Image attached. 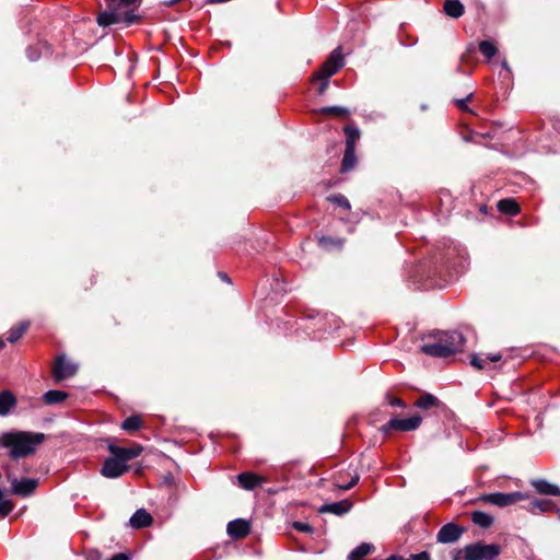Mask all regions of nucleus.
<instances>
[{
  "label": "nucleus",
  "mask_w": 560,
  "mask_h": 560,
  "mask_svg": "<svg viewBox=\"0 0 560 560\" xmlns=\"http://www.w3.org/2000/svg\"><path fill=\"white\" fill-rule=\"evenodd\" d=\"M45 441L44 433L26 431L4 433L0 436V445L10 448L13 458L25 457L35 452L36 447Z\"/></svg>",
  "instance_id": "1"
},
{
  "label": "nucleus",
  "mask_w": 560,
  "mask_h": 560,
  "mask_svg": "<svg viewBox=\"0 0 560 560\" xmlns=\"http://www.w3.org/2000/svg\"><path fill=\"white\" fill-rule=\"evenodd\" d=\"M108 10L101 12L97 16L100 26H109L124 22L131 25L138 19L132 12L141 3V0H105Z\"/></svg>",
  "instance_id": "2"
},
{
  "label": "nucleus",
  "mask_w": 560,
  "mask_h": 560,
  "mask_svg": "<svg viewBox=\"0 0 560 560\" xmlns=\"http://www.w3.org/2000/svg\"><path fill=\"white\" fill-rule=\"evenodd\" d=\"M465 338L458 331H439L432 342L424 343L421 351L435 358H445L464 347Z\"/></svg>",
  "instance_id": "3"
},
{
  "label": "nucleus",
  "mask_w": 560,
  "mask_h": 560,
  "mask_svg": "<svg viewBox=\"0 0 560 560\" xmlns=\"http://www.w3.org/2000/svg\"><path fill=\"white\" fill-rule=\"evenodd\" d=\"M501 552L497 544L476 542L464 548L465 560H494Z\"/></svg>",
  "instance_id": "4"
},
{
  "label": "nucleus",
  "mask_w": 560,
  "mask_h": 560,
  "mask_svg": "<svg viewBox=\"0 0 560 560\" xmlns=\"http://www.w3.org/2000/svg\"><path fill=\"white\" fill-rule=\"evenodd\" d=\"M422 422V417L415 415L407 419L393 418L381 427V432L388 434L390 431L410 432L417 430Z\"/></svg>",
  "instance_id": "5"
},
{
  "label": "nucleus",
  "mask_w": 560,
  "mask_h": 560,
  "mask_svg": "<svg viewBox=\"0 0 560 560\" xmlns=\"http://www.w3.org/2000/svg\"><path fill=\"white\" fill-rule=\"evenodd\" d=\"M343 67V57L340 47L336 48L322 65L319 70L314 74V79L327 78L334 75L340 68Z\"/></svg>",
  "instance_id": "6"
},
{
  "label": "nucleus",
  "mask_w": 560,
  "mask_h": 560,
  "mask_svg": "<svg viewBox=\"0 0 560 560\" xmlns=\"http://www.w3.org/2000/svg\"><path fill=\"white\" fill-rule=\"evenodd\" d=\"M78 366L71 361H68L66 355L61 354L57 357L54 368L52 375L56 381H63L73 376L77 373Z\"/></svg>",
  "instance_id": "7"
},
{
  "label": "nucleus",
  "mask_w": 560,
  "mask_h": 560,
  "mask_svg": "<svg viewBox=\"0 0 560 560\" xmlns=\"http://www.w3.org/2000/svg\"><path fill=\"white\" fill-rule=\"evenodd\" d=\"M128 470V465L118 456L105 459L101 472L107 478H118Z\"/></svg>",
  "instance_id": "8"
},
{
  "label": "nucleus",
  "mask_w": 560,
  "mask_h": 560,
  "mask_svg": "<svg viewBox=\"0 0 560 560\" xmlns=\"http://www.w3.org/2000/svg\"><path fill=\"white\" fill-rule=\"evenodd\" d=\"M11 492L19 497H27L32 494L38 486V480L33 478H23L19 480L15 477H10Z\"/></svg>",
  "instance_id": "9"
},
{
  "label": "nucleus",
  "mask_w": 560,
  "mask_h": 560,
  "mask_svg": "<svg viewBox=\"0 0 560 560\" xmlns=\"http://www.w3.org/2000/svg\"><path fill=\"white\" fill-rule=\"evenodd\" d=\"M464 532H465L464 527L451 522V523L443 525L440 528V530L436 535V539L439 542H442V544H453L462 537Z\"/></svg>",
  "instance_id": "10"
},
{
  "label": "nucleus",
  "mask_w": 560,
  "mask_h": 560,
  "mask_svg": "<svg viewBox=\"0 0 560 560\" xmlns=\"http://www.w3.org/2000/svg\"><path fill=\"white\" fill-rule=\"evenodd\" d=\"M250 525L243 518L231 521L228 524L226 532L233 539H241L248 535Z\"/></svg>",
  "instance_id": "11"
},
{
  "label": "nucleus",
  "mask_w": 560,
  "mask_h": 560,
  "mask_svg": "<svg viewBox=\"0 0 560 560\" xmlns=\"http://www.w3.org/2000/svg\"><path fill=\"white\" fill-rule=\"evenodd\" d=\"M142 450V446L139 445L128 448L116 445L108 446V451L110 452V454L120 457L125 464H127L128 460L138 457L141 454Z\"/></svg>",
  "instance_id": "12"
},
{
  "label": "nucleus",
  "mask_w": 560,
  "mask_h": 560,
  "mask_svg": "<svg viewBox=\"0 0 560 560\" xmlns=\"http://www.w3.org/2000/svg\"><path fill=\"white\" fill-rule=\"evenodd\" d=\"M237 481H238L240 487H242L243 489L253 490L257 486L265 482V478H262L256 474L246 471V472H241L237 475Z\"/></svg>",
  "instance_id": "13"
},
{
  "label": "nucleus",
  "mask_w": 560,
  "mask_h": 560,
  "mask_svg": "<svg viewBox=\"0 0 560 560\" xmlns=\"http://www.w3.org/2000/svg\"><path fill=\"white\" fill-rule=\"evenodd\" d=\"M352 508V503L349 500H342L339 502L327 503L319 508L320 513H332L335 515H343L348 513Z\"/></svg>",
  "instance_id": "14"
},
{
  "label": "nucleus",
  "mask_w": 560,
  "mask_h": 560,
  "mask_svg": "<svg viewBox=\"0 0 560 560\" xmlns=\"http://www.w3.org/2000/svg\"><path fill=\"white\" fill-rule=\"evenodd\" d=\"M530 485L540 494L545 495H560V488L557 485L550 483L545 479H535L530 481Z\"/></svg>",
  "instance_id": "15"
},
{
  "label": "nucleus",
  "mask_w": 560,
  "mask_h": 560,
  "mask_svg": "<svg viewBox=\"0 0 560 560\" xmlns=\"http://www.w3.org/2000/svg\"><path fill=\"white\" fill-rule=\"evenodd\" d=\"M152 521V516L144 509H139L130 517L129 523L133 528H143L151 525Z\"/></svg>",
  "instance_id": "16"
},
{
  "label": "nucleus",
  "mask_w": 560,
  "mask_h": 560,
  "mask_svg": "<svg viewBox=\"0 0 560 560\" xmlns=\"http://www.w3.org/2000/svg\"><path fill=\"white\" fill-rule=\"evenodd\" d=\"M16 405V398L10 390L0 392V416H8Z\"/></svg>",
  "instance_id": "17"
},
{
  "label": "nucleus",
  "mask_w": 560,
  "mask_h": 560,
  "mask_svg": "<svg viewBox=\"0 0 560 560\" xmlns=\"http://www.w3.org/2000/svg\"><path fill=\"white\" fill-rule=\"evenodd\" d=\"M444 12L453 19H458L464 14V5L459 0H446L444 2Z\"/></svg>",
  "instance_id": "18"
},
{
  "label": "nucleus",
  "mask_w": 560,
  "mask_h": 560,
  "mask_svg": "<svg viewBox=\"0 0 560 560\" xmlns=\"http://www.w3.org/2000/svg\"><path fill=\"white\" fill-rule=\"evenodd\" d=\"M481 500L501 508L511 505V501H509L510 499L508 494L502 492L485 494L481 497Z\"/></svg>",
  "instance_id": "19"
},
{
  "label": "nucleus",
  "mask_w": 560,
  "mask_h": 560,
  "mask_svg": "<svg viewBox=\"0 0 560 560\" xmlns=\"http://www.w3.org/2000/svg\"><path fill=\"white\" fill-rule=\"evenodd\" d=\"M374 550V546L370 542H362L354 548L348 556L349 560H362Z\"/></svg>",
  "instance_id": "20"
},
{
  "label": "nucleus",
  "mask_w": 560,
  "mask_h": 560,
  "mask_svg": "<svg viewBox=\"0 0 560 560\" xmlns=\"http://www.w3.org/2000/svg\"><path fill=\"white\" fill-rule=\"evenodd\" d=\"M501 354L500 353H495V354H489L487 355L485 359L481 358L480 355L478 354H472L470 357V364L476 369V370H483L485 366H486V362H497L499 360H501Z\"/></svg>",
  "instance_id": "21"
},
{
  "label": "nucleus",
  "mask_w": 560,
  "mask_h": 560,
  "mask_svg": "<svg viewBox=\"0 0 560 560\" xmlns=\"http://www.w3.org/2000/svg\"><path fill=\"white\" fill-rule=\"evenodd\" d=\"M343 131L346 133V148L347 149H355V143L360 139V130L358 127L353 125H348L343 128Z\"/></svg>",
  "instance_id": "22"
},
{
  "label": "nucleus",
  "mask_w": 560,
  "mask_h": 560,
  "mask_svg": "<svg viewBox=\"0 0 560 560\" xmlns=\"http://www.w3.org/2000/svg\"><path fill=\"white\" fill-rule=\"evenodd\" d=\"M357 164L355 149L345 150V154L341 162V172L346 173L351 171Z\"/></svg>",
  "instance_id": "23"
},
{
  "label": "nucleus",
  "mask_w": 560,
  "mask_h": 560,
  "mask_svg": "<svg viewBox=\"0 0 560 560\" xmlns=\"http://www.w3.org/2000/svg\"><path fill=\"white\" fill-rule=\"evenodd\" d=\"M498 209L500 212L514 215L518 213L520 207L514 199H502L498 202Z\"/></svg>",
  "instance_id": "24"
},
{
  "label": "nucleus",
  "mask_w": 560,
  "mask_h": 560,
  "mask_svg": "<svg viewBox=\"0 0 560 560\" xmlns=\"http://www.w3.org/2000/svg\"><path fill=\"white\" fill-rule=\"evenodd\" d=\"M68 394L62 390H48L43 395V401L46 405H56L63 401Z\"/></svg>",
  "instance_id": "25"
},
{
  "label": "nucleus",
  "mask_w": 560,
  "mask_h": 560,
  "mask_svg": "<svg viewBox=\"0 0 560 560\" xmlns=\"http://www.w3.org/2000/svg\"><path fill=\"white\" fill-rule=\"evenodd\" d=\"M471 521L481 528H488L493 523V517L485 512L475 511L471 514Z\"/></svg>",
  "instance_id": "26"
},
{
  "label": "nucleus",
  "mask_w": 560,
  "mask_h": 560,
  "mask_svg": "<svg viewBox=\"0 0 560 560\" xmlns=\"http://www.w3.org/2000/svg\"><path fill=\"white\" fill-rule=\"evenodd\" d=\"M439 405H440L439 399L435 396H433L432 394H424L421 397H419L415 402L416 407H418L420 409H425V410H428L432 407L439 406Z\"/></svg>",
  "instance_id": "27"
},
{
  "label": "nucleus",
  "mask_w": 560,
  "mask_h": 560,
  "mask_svg": "<svg viewBox=\"0 0 560 560\" xmlns=\"http://www.w3.org/2000/svg\"><path fill=\"white\" fill-rule=\"evenodd\" d=\"M530 511L535 512L538 510L539 512H556L558 508L551 500H535L530 503Z\"/></svg>",
  "instance_id": "28"
},
{
  "label": "nucleus",
  "mask_w": 560,
  "mask_h": 560,
  "mask_svg": "<svg viewBox=\"0 0 560 560\" xmlns=\"http://www.w3.org/2000/svg\"><path fill=\"white\" fill-rule=\"evenodd\" d=\"M28 326H30L28 322H23L19 326L11 328L9 330L8 340L10 342H15L16 340H19L24 335V332L27 330Z\"/></svg>",
  "instance_id": "29"
},
{
  "label": "nucleus",
  "mask_w": 560,
  "mask_h": 560,
  "mask_svg": "<svg viewBox=\"0 0 560 560\" xmlns=\"http://www.w3.org/2000/svg\"><path fill=\"white\" fill-rule=\"evenodd\" d=\"M141 423L142 421L139 416H130L121 423V428L128 432H133L140 429Z\"/></svg>",
  "instance_id": "30"
},
{
  "label": "nucleus",
  "mask_w": 560,
  "mask_h": 560,
  "mask_svg": "<svg viewBox=\"0 0 560 560\" xmlns=\"http://www.w3.org/2000/svg\"><path fill=\"white\" fill-rule=\"evenodd\" d=\"M341 478H342V475L339 474L336 478H335V486L340 489V490H349L351 488H353L358 482H359V479H360V476L359 474L354 472L352 476H351V479L349 482L347 483H341Z\"/></svg>",
  "instance_id": "31"
},
{
  "label": "nucleus",
  "mask_w": 560,
  "mask_h": 560,
  "mask_svg": "<svg viewBox=\"0 0 560 560\" xmlns=\"http://www.w3.org/2000/svg\"><path fill=\"white\" fill-rule=\"evenodd\" d=\"M479 50L480 52L487 58V59H491L495 56L497 54V47L494 46L493 43L489 42V40H482L479 43Z\"/></svg>",
  "instance_id": "32"
},
{
  "label": "nucleus",
  "mask_w": 560,
  "mask_h": 560,
  "mask_svg": "<svg viewBox=\"0 0 560 560\" xmlns=\"http://www.w3.org/2000/svg\"><path fill=\"white\" fill-rule=\"evenodd\" d=\"M322 113L324 114H331V115H335V116H348L350 114L349 109L347 107H342V106H328V107H324L322 109Z\"/></svg>",
  "instance_id": "33"
},
{
  "label": "nucleus",
  "mask_w": 560,
  "mask_h": 560,
  "mask_svg": "<svg viewBox=\"0 0 560 560\" xmlns=\"http://www.w3.org/2000/svg\"><path fill=\"white\" fill-rule=\"evenodd\" d=\"M319 245L325 248V249H329L331 248L332 246H337V247H341L342 246V241L341 240H335L332 237H329V236H323L319 238Z\"/></svg>",
  "instance_id": "34"
},
{
  "label": "nucleus",
  "mask_w": 560,
  "mask_h": 560,
  "mask_svg": "<svg viewBox=\"0 0 560 560\" xmlns=\"http://www.w3.org/2000/svg\"><path fill=\"white\" fill-rule=\"evenodd\" d=\"M13 510V504L10 500H5L3 492L0 489V515L7 516Z\"/></svg>",
  "instance_id": "35"
},
{
  "label": "nucleus",
  "mask_w": 560,
  "mask_h": 560,
  "mask_svg": "<svg viewBox=\"0 0 560 560\" xmlns=\"http://www.w3.org/2000/svg\"><path fill=\"white\" fill-rule=\"evenodd\" d=\"M385 400L390 406L400 407V408H406L407 407V405L405 404V401L402 399H400L398 397H395V396H393L389 393H387L385 395Z\"/></svg>",
  "instance_id": "36"
},
{
  "label": "nucleus",
  "mask_w": 560,
  "mask_h": 560,
  "mask_svg": "<svg viewBox=\"0 0 560 560\" xmlns=\"http://www.w3.org/2000/svg\"><path fill=\"white\" fill-rule=\"evenodd\" d=\"M328 199L345 209H350L349 200L342 195H335L329 197Z\"/></svg>",
  "instance_id": "37"
},
{
  "label": "nucleus",
  "mask_w": 560,
  "mask_h": 560,
  "mask_svg": "<svg viewBox=\"0 0 560 560\" xmlns=\"http://www.w3.org/2000/svg\"><path fill=\"white\" fill-rule=\"evenodd\" d=\"M293 526L299 532H302V533H313V527L310 524H307V523L295 522L293 524Z\"/></svg>",
  "instance_id": "38"
},
{
  "label": "nucleus",
  "mask_w": 560,
  "mask_h": 560,
  "mask_svg": "<svg viewBox=\"0 0 560 560\" xmlns=\"http://www.w3.org/2000/svg\"><path fill=\"white\" fill-rule=\"evenodd\" d=\"M508 497H509V501H511V504H514L516 503L517 501L520 500H523L526 498V494L522 493V492H511V493H506Z\"/></svg>",
  "instance_id": "39"
},
{
  "label": "nucleus",
  "mask_w": 560,
  "mask_h": 560,
  "mask_svg": "<svg viewBox=\"0 0 560 560\" xmlns=\"http://www.w3.org/2000/svg\"><path fill=\"white\" fill-rule=\"evenodd\" d=\"M405 560H431V558L427 551H422L420 553L411 555L408 559Z\"/></svg>",
  "instance_id": "40"
},
{
  "label": "nucleus",
  "mask_w": 560,
  "mask_h": 560,
  "mask_svg": "<svg viewBox=\"0 0 560 560\" xmlns=\"http://www.w3.org/2000/svg\"><path fill=\"white\" fill-rule=\"evenodd\" d=\"M322 82H320V85H319V89H318V93L319 94H324L326 89L328 88V84H329V81L327 78H322L319 79Z\"/></svg>",
  "instance_id": "41"
},
{
  "label": "nucleus",
  "mask_w": 560,
  "mask_h": 560,
  "mask_svg": "<svg viewBox=\"0 0 560 560\" xmlns=\"http://www.w3.org/2000/svg\"><path fill=\"white\" fill-rule=\"evenodd\" d=\"M472 97V94L470 93L466 98L464 100H458L456 103H457V106L460 108V109H468L467 106H466V102L468 100H470Z\"/></svg>",
  "instance_id": "42"
},
{
  "label": "nucleus",
  "mask_w": 560,
  "mask_h": 560,
  "mask_svg": "<svg viewBox=\"0 0 560 560\" xmlns=\"http://www.w3.org/2000/svg\"><path fill=\"white\" fill-rule=\"evenodd\" d=\"M108 560H129V557L125 553H116Z\"/></svg>",
  "instance_id": "43"
},
{
  "label": "nucleus",
  "mask_w": 560,
  "mask_h": 560,
  "mask_svg": "<svg viewBox=\"0 0 560 560\" xmlns=\"http://www.w3.org/2000/svg\"><path fill=\"white\" fill-rule=\"evenodd\" d=\"M27 56H28L30 60H32V61H35L38 58V55L34 51L33 48L27 49Z\"/></svg>",
  "instance_id": "44"
},
{
  "label": "nucleus",
  "mask_w": 560,
  "mask_h": 560,
  "mask_svg": "<svg viewBox=\"0 0 560 560\" xmlns=\"http://www.w3.org/2000/svg\"><path fill=\"white\" fill-rule=\"evenodd\" d=\"M220 278L226 282H230V278L225 273H220Z\"/></svg>",
  "instance_id": "45"
},
{
  "label": "nucleus",
  "mask_w": 560,
  "mask_h": 560,
  "mask_svg": "<svg viewBox=\"0 0 560 560\" xmlns=\"http://www.w3.org/2000/svg\"><path fill=\"white\" fill-rule=\"evenodd\" d=\"M27 400H28V402H30V405H31L32 407H36L35 402L33 401V399H32V398H28Z\"/></svg>",
  "instance_id": "46"
},
{
  "label": "nucleus",
  "mask_w": 560,
  "mask_h": 560,
  "mask_svg": "<svg viewBox=\"0 0 560 560\" xmlns=\"http://www.w3.org/2000/svg\"><path fill=\"white\" fill-rule=\"evenodd\" d=\"M4 341L2 339H0V349H2L4 347Z\"/></svg>",
  "instance_id": "47"
},
{
  "label": "nucleus",
  "mask_w": 560,
  "mask_h": 560,
  "mask_svg": "<svg viewBox=\"0 0 560 560\" xmlns=\"http://www.w3.org/2000/svg\"><path fill=\"white\" fill-rule=\"evenodd\" d=\"M177 1H178V0H172V1L170 2V4H174V3H176Z\"/></svg>",
  "instance_id": "48"
},
{
  "label": "nucleus",
  "mask_w": 560,
  "mask_h": 560,
  "mask_svg": "<svg viewBox=\"0 0 560 560\" xmlns=\"http://www.w3.org/2000/svg\"><path fill=\"white\" fill-rule=\"evenodd\" d=\"M557 512L559 513V517H560V510L558 509V511H557Z\"/></svg>",
  "instance_id": "49"
}]
</instances>
